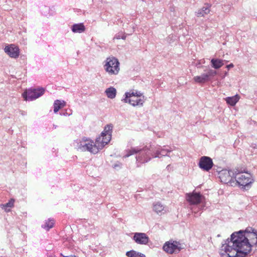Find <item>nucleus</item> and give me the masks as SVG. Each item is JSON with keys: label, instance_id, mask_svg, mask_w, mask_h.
<instances>
[{"label": "nucleus", "instance_id": "1", "mask_svg": "<svg viewBox=\"0 0 257 257\" xmlns=\"http://www.w3.org/2000/svg\"><path fill=\"white\" fill-rule=\"evenodd\" d=\"M257 245V231L251 227L234 232L222 243L219 253L221 257H246L252 245Z\"/></svg>", "mask_w": 257, "mask_h": 257}, {"label": "nucleus", "instance_id": "2", "mask_svg": "<svg viewBox=\"0 0 257 257\" xmlns=\"http://www.w3.org/2000/svg\"><path fill=\"white\" fill-rule=\"evenodd\" d=\"M154 151V146L151 145L149 147L146 146L142 148L139 147L132 148L126 151L127 153L123 156V158H127L133 155L137 154L136 157L137 164L138 167H140L139 163H147L153 158Z\"/></svg>", "mask_w": 257, "mask_h": 257}, {"label": "nucleus", "instance_id": "3", "mask_svg": "<svg viewBox=\"0 0 257 257\" xmlns=\"http://www.w3.org/2000/svg\"><path fill=\"white\" fill-rule=\"evenodd\" d=\"M234 180L239 187L245 190L250 188L254 182V179L250 173L239 172L237 170L234 176Z\"/></svg>", "mask_w": 257, "mask_h": 257}, {"label": "nucleus", "instance_id": "4", "mask_svg": "<svg viewBox=\"0 0 257 257\" xmlns=\"http://www.w3.org/2000/svg\"><path fill=\"white\" fill-rule=\"evenodd\" d=\"M104 68L109 75H117L120 70L118 59L114 57L107 58Z\"/></svg>", "mask_w": 257, "mask_h": 257}, {"label": "nucleus", "instance_id": "5", "mask_svg": "<svg viewBox=\"0 0 257 257\" xmlns=\"http://www.w3.org/2000/svg\"><path fill=\"white\" fill-rule=\"evenodd\" d=\"M77 149L81 151H88L94 154L98 153V149L94 146V142L85 138L77 143Z\"/></svg>", "mask_w": 257, "mask_h": 257}, {"label": "nucleus", "instance_id": "6", "mask_svg": "<svg viewBox=\"0 0 257 257\" xmlns=\"http://www.w3.org/2000/svg\"><path fill=\"white\" fill-rule=\"evenodd\" d=\"M45 91V88H30L23 93V96L26 101H32L43 95Z\"/></svg>", "mask_w": 257, "mask_h": 257}, {"label": "nucleus", "instance_id": "7", "mask_svg": "<svg viewBox=\"0 0 257 257\" xmlns=\"http://www.w3.org/2000/svg\"><path fill=\"white\" fill-rule=\"evenodd\" d=\"M237 171L223 170L219 173V178L221 181L225 184L231 183L234 182V176Z\"/></svg>", "mask_w": 257, "mask_h": 257}, {"label": "nucleus", "instance_id": "8", "mask_svg": "<svg viewBox=\"0 0 257 257\" xmlns=\"http://www.w3.org/2000/svg\"><path fill=\"white\" fill-rule=\"evenodd\" d=\"M180 244L176 241L173 242L168 241L164 244L163 248L166 252L172 254L178 253L180 251L181 247L180 246Z\"/></svg>", "mask_w": 257, "mask_h": 257}, {"label": "nucleus", "instance_id": "9", "mask_svg": "<svg viewBox=\"0 0 257 257\" xmlns=\"http://www.w3.org/2000/svg\"><path fill=\"white\" fill-rule=\"evenodd\" d=\"M198 166L203 171H209L213 167L212 159L207 156L201 157L199 160Z\"/></svg>", "mask_w": 257, "mask_h": 257}, {"label": "nucleus", "instance_id": "10", "mask_svg": "<svg viewBox=\"0 0 257 257\" xmlns=\"http://www.w3.org/2000/svg\"><path fill=\"white\" fill-rule=\"evenodd\" d=\"M204 196L200 193L193 192L192 193H187L186 199L190 204H198L204 199Z\"/></svg>", "mask_w": 257, "mask_h": 257}, {"label": "nucleus", "instance_id": "11", "mask_svg": "<svg viewBox=\"0 0 257 257\" xmlns=\"http://www.w3.org/2000/svg\"><path fill=\"white\" fill-rule=\"evenodd\" d=\"M133 239L137 244L141 245H147L150 241L147 234L143 232L134 233Z\"/></svg>", "mask_w": 257, "mask_h": 257}, {"label": "nucleus", "instance_id": "12", "mask_svg": "<svg viewBox=\"0 0 257 257\" xmlns=\"http://www.w3.org/2000/svg\"><path fill=\"white\" fill-rule=\"evenodd\" d=\"M4 50L5 52L11 58H16L19 56V48L14 44L6 46Z\"/></svg>", "mask_w": 257, "mask_h": 257}, {"label": "nucleus", "instance_id": "13", "mask_svg": "<svg viewBox=\"0 0 257 257\" xmlns=\"http://www.w3.org/2000/svg\"><path fill=\"white\" fill-rule=\"evenodd\" d=\"M165 148H166V146H164L163 147H162L160 146H157L156 147H154V155L153 156V158H161L162 157L167 156L168 153L171 152L172 151V150H170V149H166Z\"/></svg>", "mask_w": 257, "mask_h": 257}, {"label": "nucleus", "instance_id": "14", "mask_svg": "<svg viewBox=\"0 0 257 257\" xmlns=\"http://www.w3.org/2000/svg\"><path fill=\"white\" fill-rule=\"evenodd\" d=\"M112 126L110 125H107L104 127V131L101 133L103 137V143L107 145L111 140V131Z\"/></svg>", "mask_w": 257, "mask_h": 257}, {"label": "nucleus", "instance_id": "15", "mask_svg": "<svg viewBox=\"0 0 257 257\" xmlns=\"http://www.w3.org/2000/svg\"><path fill=\"white\" fill-rule=\"evenodd\" d=\"M211 5L208 4H205L204 6L200 9H199L196 12V15L198 17H204L206 15L209 13Z\"/></svg>", "mask_w": 257, "mask_h": 257}, {"label": "nucleus", "instance_id": "16", "mask_svg": "<svg viewBox=\"0 0 257 257\" xmlns=\"http://www.w3.org/2000/svg\"><path fill=\"white\" fill-rule=\"evenodd\" d=\"M85 28L83 23L75 24L72 26L71 30L75 33H81L85 31Z\"/></svg>", "mask_w": 257, "mask_h": 257}, {"label": "nucleus", "instance_id": "17", "mask_svg": "<svg viewBox=\"0 0 257 257\" xmlns=\"http://www.w3.org/2000/svg\"><path fill=\"white\" fill-rule=\"evenodd\" d=\"M103 137L101 136V134L100 136L98 137L95 140V142L94 143V146L96 147V148L98 149V152L102 149L106 145L105 143H103Z\"/></svg>", "mask_w": 257, "mask_h": 257}, {"label": "nucleus", "instance_id": "18", "mask_svg": "<svg viewBox=\"0 0 257 257\" xmlns=\"http://www.w3.org/2000/svg\"><path fill=\"white\" fill-rule=\"evenodd\" d=\"M239 97L237 94L231 97H227L225 98L226 103L231 105L234 106L238 101Z\"/></svg>", "mask_w": 257, "mask_h": 257}, {"label": "nucleus", "instance_id": "19", "mask_svg": "<svg viewBox=\"0 0 257 257\" xmlns=\"http://www.w3.org/2000/svg\"><path fill=\"white\" fill-rule=\"evenodd\" d=\"M224 61L219 59L213 58L211 60V66L218 69L224 65Z\"/></svg>", "mask_w": 257, "mask_h": 257}, {"label": "nucleus", "instance_id": "20", "mask_svg": "<svg viewBox=\"0 0 257 257\" xmlns=\"http://www.w3.org/2000/svg\"><path fill=\"white\" fill-rule=\"evenodd\" d=\"M132 96H135L134 90H131L129 92H126L124 94V97L121 99V101L125 103H131L132 100L131 98Z\"/></svg>", "mask_w": 257, "mask_h": 257}, {"label": "nucleus", "instance_id": "21", "mask_svg": "<svg viewBox=\"0 0 257 257\" xmlns=\"http://www.w3.org/2000/svg\"><path fill=\"white\" fill-rule=\"evenodd\" d=\"M105 92L106 93V96L110 99H113L115 97L116 94V90L115 88L113 87H110L107 88Z\"/></svg>", "mask_w": 257, "mask_h": 257}, {"label": "nucleus", "instance_id": "22", "mask_svg": "<svg viewBox=\"0 0 257 257\" xmlns=\"http://www.w3.org/2000/svg\"><path fill=\"white\" fill-rule=\"evenodd\" d=\"M65 105V102L64 101H60V100H56L54 103V112L55 113L57 112L63 106Z\"/></svg>", "mask_w": 257, "mask_h": 257}, {"label": "nucleus", "instance_id": "23", "mask_svg": "<svg viewBox=\"0 0 257 257\" xmlns=\"http://www.w3.org/2000/svg\"><path fill=\"white\" fill-rule=\"evenodd\" d=\"M125 254L127 257H146L144 254L134 250L127 251Z\"/></svg>", "mask_w": 257, "mask_h": 257}, {"label": "nucleus", "instance_id": "24", "mask_svg": "<svg viewBox=\"0 0 257 257\" xmlns=\"http://www.w3.org/2000/svg\"><path fill=\"white\" fill-rule=\"evenodd\" d=\"M14 202L15 200L14 199H11L8 203L1 204V207L3 209H4L6 212H8L10 211V209H8V208L13 207L14 206Z\"/></svg>", "mask_w": 257, "mask_h": 257}, {"label": "nucleus", "instance_id": "25", "mask_svg": "<svg viewBox=\"0 0 257 257\" xmlns=\"http://www.w3.org/2000/svg\"><path fill=\"white\" fill-rule=\"evenodd\" d=\"M153 210L157 214L162 213L164 210V206L160 202H157L154 204Z\"/></svg>", "mask_w": 257, "mask_h": 257}, {"label": "nucleus", "instance_id": "26", "mask_svg": "<svg viewBox=\"0 0 257 257\" xmlns=\"http://www.w3.org/2000/svg\"><path fill=\"white\" fill-rule=\"evenodd\" d=\"M54 224V220L49 219L48 220L46 221L44 224L42 225V227L45 229L46 230H49L50 228L53 227Z\"/></svg>", "mask_w": 257, "mask_h": 257}, {"label": "nucleus", "instance_id": "27", "mask_svg": "<svg viewBox=\"0 0 257 257\" xmlns=\"http://www.w3.org/2000/svg\"><path fill=\"white\" fill-rule=\"evenodd\" d=\"M204 71L206 72V74L209 80L216 74V71L215 70L207 68L206 67H205V69H204Z\"/></svg>", "mask_w": 257, "mask_h": 257}, {"label": "nucleus", "instance_id": "28", "mask_svg": "<svg viewBox=\"0 0 257 257\" xmlns=\"http://www.w3.org/2000/svg\"><path fill=\"white\" fill-rule=\"evenodd\" d=\"M204 71L206 72V74L209 80L216 74V71L215 70L207 68L206 67H205V69H204Z\"/></svg>", "mask_w": 257, "mask_h": 257}, {"label": "nucleus", "instance_id": "29", "mask_svg": "<svg viewBox=\"0 0 257 257\" xmlns=\"http://www.w3.org/2000/svg\"><path fill=\"white\" fill-rule=\"evenodd\" d=\"M132 102L131 103H128L131 105H132L133 106H142L143 105V104L144 103V98H139L137 99L136 100H134L132 99Z\"/></svg>", "mask_w": 257, "mask_h": 257}, {"label": "nucleus", "instance_id": "30", "mask_svg": "<svg viewBox=\"0 0 257 257\" xmlns=\"http://www.w3.org/2000/svg\"><path fill=\"white\" fill-rule=\"evenodd\" d=\"M126 38V36L124 35V33H123L122 32H119L118 33H117L115 36L114 37V39H123V40H125Z\"/></svg>", "mask_w": 257, "mask_h": 257}, {"label": "nucleus", "instance_id": "31", "mask_svg": "<svg viewBox=\"0 0 257 257\" xmlns=\"http://www.w3.org/2000/svg\"><path fill=\"white\" fill-rule=\"evenodd\" d=\"M193 79L197 83H205L203 79V78H202L201 76H195L193 78Z\"/></svg>", "mask_w": 257, "mask_h": 257}, {"label": "nucleus", "instance_id": "32", "mask_svg": "<svg viewBox=\"0 0 257 257\" xmlns=\"http://www.w3.org/2000/svg\"><path fill=\"white\" fill-rule=\"evenodd\" d=\"M135 96H137V97H141V96H142L143 98H145V96L143 95V93H142L140 91L135 90Z\"/></svg>", "mask_w": 257, "mask_h": 257}, {"label": "nucleus", "instance_id": "33", "mask_svg": "<svg viewBox=\"0 0 257 257\" xmlns=\"http://www.w3.org/2000/svg\"><path fill=\"white\" fill-rule=\"evenodd\" d=\"M121 163L120 162H117L113 165V168L114 169L120 168L121 167Z\"/></svg>", "mask_w": 257, "mask_h": 257}, {"label": "nucleus", "instance_id": "34", "mask_svg": "<svg viewBox=\"0 0 257 257\" xmlns=\"http://www.w3.org/2000/svg\"><path fill=\"white\" fill-rule=\"evenodd\" d=\"M200 76H201L202 78H203V79L205 82L209 81V79H208L206 73L202 74Z\"/></svg>", "mask_w": 257, "mask_h": 257}, {"label": "nucleus", "instance_id": "35", "mask_svg": "<svg viewBox=\"0 0 257 257\" xmlns=\"http://www.w3.org/2000/svg\"><path fill=\"white\" fill-rule=\"evenodd\" d=\"M233 67V64L232 63H230V64L229 65H227L226 66V67L228 69H230L231 68H232Z\"/></svg>", "mask_w": 257, "mask_h": 257}, {"label": "nucleus", "instance_id": "36", "mask_svg": "<svg viewBox=\"0 0 257 257\" xmlns=\"http://www.w3.org/2000/svg\"><path fill=\"white\" fill-rule=\"evenodd\" d=\"M44 8L46 9V10H49V8L47 7H44Z\"/></svg>", "mask_w": 257, "mask_h": 257}, {"label": "nucleus", "instance_id": "37", "mask_svg": "<svg viewBox=\"0 0 257 257\" xmlns=\"http://www.w3.org/2000/svg\"><path fill=\"white\" fill-rule=\"evenodd\" d=\"M169 167H170V165H168V166H167V168H169Z\"/></svg>", "mask_w": 257, "mask_h": 257}, {"label": "nucleus", "instance_id": "38", "mask_svg": "<svg viewBox=\"0 0 257 257\" xmlns=\"http://www.w3.org/2000/svg\"><path fill=\"white\" fill-rule=\"evenodd\" d=\"M220 236V234L217 235V237Z\"/></svg>", "mask_w": 257, "mask_h": 257}, {"label": "nucleus", "instance_id": "39", "mask_svg": "<svg viewBox=\"0 0 257 257\" xmlns=\"http://www.w3.org/2000/svg\"><path fill=\"white\" fill-rule=\"evenodd\" d=\"M197 66L198 68L200 67V66H198L197 65Z\"/></svg>", "mask_w": 257, "mask_h": 257}]
</instances>
